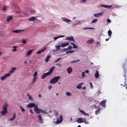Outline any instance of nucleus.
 <instances>
[{
    "mask_svg": "<svg viewBox=\"0 0 127 127\" xmlns=\"http://www.w3.org/2000/svg\"><path fill=\"white\" fill-rule=\"evenodd\" d=\"M55 68V67H52L49 69V72L47 73H44L41 77V78L42 79H44L46 76L50 75L53 72V70Z\"/></svg>",
    "mask_w": 127,
    "mask_h": 127,
    "instance_id": "1",
    "label": "nucleus"
},
{
    "mask_svg": "<svg viewBox=\"0 0 127 127\" xmlns=\"http://www.w3.org/2000/svg\"><path fill=\"white\" fill-rule=\"evenodd\" d=\"M63 118L62 115H60V117L57 119V121H56V124H58L61 123L63 120Z\"/></svg>",
    "mask_w": 127,
    "mask_h": 127,
    "instance_id": "2",
    "label": "nucleus"
},
{
    "mask_svg": "<svg viewBox=\"0 0 127 127\" xmlns=\"http://www.w3.org/2000/svg\"><path fill=\"white\" fill-rule=\"evenodd\" d=\"M37 106H38L37 104L33 103H30L27 105V107L28 108H32L34 107H35Z\"/></svg>",
    "mask_w": 127,
    "mask_h": 127,
    "instance_id": "3",
    "label": "nucleus"
},
{
    "mask_svg": "<svg viewBox=\"0 0 127 127\" xmlns=\"http://www.w3.org/2000/svg\"><path fill=\"white\" fill-rule=\"evenodd\" d=\"M16 68V67H12L11 70L9 71V73H7L9 76H10L11 75V74L12 73Z\"/></svg>",
    "mask_w": 127,
    "mask_h": 127,
    "instance_id": "4",
    "label": "nucleus"
},
{
    "mask_svg": "<svg viewBox=\"0 0 127 127\" xmlns=\"http://www.w3.org/2000/svg\"><path fill=\"white\" fill-rule=\"evenodd\" d=\"M38 106H37L35 107L34 108V111L37 113L39 114L40 113V111L41 109H39L37 107Z\"/></svg>",
    "mask_w": 127,
    "mask_h": 127,
    "instance_id": "5",
    "label": "nucleus"
},
{
    "mask_svg": "<svg viewBox=\"0 0 127 127\" xmlns=\"http://www.w3.org/2000/svg\"><path fill=\"white\" fill-rule=\"evenodd\" d=\"M65 40H68L70 41H72L73 42H75V41L74 40V38L72 36H70V37H67V38H66L65 39Z\"/></svg>",
    "mask_w": 127,
    "mask_h": 127,
    "instance_id": "6",
    "label": "nucleus"
},
{
    "mask_svg": "<svg viewBox=\"0 0 127 127\" xmlns=\"http://www.w3.org/2000/svg\"><path fill=\"white\" fill-rule=\"evenodd\" d=\"M103 12L101 13H95L94 15V16L96 17H99L103 15Z\"/></svg>",
    "mask_w": 127,
    "mask_h": 127,
    "instance_id": "7",
    "label": "nucleus"
},
{
    "mask_svg": "<svg viewBox=\"0 0 127 127\" xmlns=\"http://www.w3.org/2000/svg\"><path fill=\"white\" fill-rule=\"evenodd\" d=\"M9 76L8 74L7 73L4 75V76H1L0 78V79L2 80H3L5 79L6 78Z\"/></svg>",
    "mask_w": 127,
    "mask_h": 127,
    "instance_id": "8",
    "label": "nucleus"
},
{
    "mask_svg": "<svg viewBox=\"0 0 127 127\" xmlns=\"http://www.w3.org/2000/svg\"><path fill=\"white\" fill-rule=\"evenodd\" d=\"M106 102V100L104 99L100 103V105L103 106V107H106L105 103Z\"/></svg>",
    "mask_w": 127,
    "mask_h": 127,
    "instance_id": "9",
    "label": "nucleus"
},
{
    "mask_svg": "<svg viewBox=\"0 0 127 127\" xmlns=\"http://www.w3.org/2000/svg\"><path fill=\"white\" fill-rule=\"evenodd\" d=\"M69 45V42H67L64 43H62L61 44L60 46L62 47H64Z\"/></svg>",
    "mask_w": 127,
    "mask_h": 127,
    "instance_id": "10",
    "label": "nucleus"
},
{
    "mask_svg": "<svg viewBox=\"0 0 127 127\" xmlns=\"http://www.w3.org/2000/svg\"><path fill=\"white\" fill-rule=\"evenodd\" d=\"M16 114L15 113H14L13 114L12 117L8 120L9 121H13L16 118Z\"/></svg>",
    "mask_w": 127,
    "mask_h": 127,
    "instance_id": "11",
    "label": "nucleus"
},
{
    "mask_svg": "<svg viewBox=\"0 0 127 127\" xmlns=\"http://www.w3.org/2000/svg\"><path fill=\"white\" fill-rule=\"evenodd\" d=\"M79 110L84 115L89 116L88 114L86 113L83 110H82L80 108H79Z\"/></svg>",
    "mask_w": 127,
    "mask_h": 127,
    "instance_id": "12",
    "label": "nucleus"
},
{
    "mask_svg": "<svg viewBox=\"0 0 127 127\" xmlns=\"http://www.w3.org/2000/svg\"><path fill=\"white\" fill-rule=\"evenodd\" d=\"M8 106V104L6 103H5L3 107L2 108L3 110H7V108Z\"/></svg>",
    "mask_w": 127,
    "mask_h": 127,
    "instance_id": "13",
    "label": "nucleus"
},
{
    "mask_svg": "<svg viewBox=\"0 0 127 127\" xmlns=\"http://www.w3.org/2000/svg\"><path fill=\"white\" fill-rule=\"evenodd\" d=\"M38 119L39 121L42 123H43V120L42 119V116L40 115H39L38 116Z\"/></svg>",
    "mask_w": 127,
    "mask_h": 127,
    "instance_id": "14",
    "label": "nucleus"
},
{
    "mask_svg": "<svg viewBox=\"0 0 127 127\" xmlns=\"http://www.w3.org/2000/svg\"><path fill=\"white\" fill-rule=\"evenodd\" d=\"M8 112L7 110H2L1 111V115H6V114Z\"/></svg>",
    "mask_w": 127,
    "mask_h": 127,
    "instance_id": "15",
    "label": "nucleus"
},
{
    "mask_svg": "<svg viewBox=\"0 0 127 127\" xmlns=\"http://www.w3.org/2000/svg\"><path fill=\"white\" fill-rule=\"evenodd\" d=\"M46 49V47H45L42 50L38 51L37 53L38 54H40L42 52L44 51Z\"/></svg>",
    "mask_w": 127,
    "mask_h": 127,
    "instance_id": "16",
    "label": "nucleus"
},
{
    "mask_svg": "<svg viewBox=\"0 0 127 127\" xmlns=\"http://www.w3.org/2000/svg\"><path fill=\"white\" fill-rule=\"evenodd\" d=\"M72 67L70 66L67 68V71L68 73L70 74L72 71Z\"/></svg>",
    "mask_w": 127,
    "mask_h": 127,
    "instance_id": "17",
    "label": "nucleus"
},
{
    "mask_svg": "<svg viewBox=\"0 0 127 127\" xmlns=\"http://www.w3.org/2000/svg\"><path fill=\"white\" fill-rule=\"evenodd\" d=\"M50 83L53 84H55L56 83V77L51 80Z\"/></svg>",
    "mask_w": 127,
    "mask_h": 127,
    "instance_id": "18",
    "label": "nucleus"
},
{
    "mask_svg": "<svg viewBox=\"0 0 127 127\" xmlns=\"http://www.w3.org/2000/svg\"><path fill=\"white\" fill-rule=\"evenodd\" d=\"M24 31V30H13L12 32H14V33H19L20 32Z\"/></svg>",
    "mask_w": 127,
    "mask_h": 127,
    "instance_id": "19",
    "label": "nucleus"
},
{
    "mask_svg": "<svg viewBox=\"0 0 127 127\" xmlns=\"http://www.w3.org/2000/svg\"><path fill=\"white\" fill-rule=\"evenodd\" d=\"M83 120L82 118H79L77 119V122L79 123H81L83 122Z\"/></svg>",
    "mask_w": 127,
    "mask_h": 127,
    "instance_id": "20",
    "label": "nucleus"
},
{
    "mask_svg": "<svg viewBox=\"0 0 127 127\" xmlns=\"http://www.w3.org/2000/svg\"><path fill=\"white\" fill-rule=\"evenodd\" d=\"M99 75L98 73V71H96V72L95 74V76L96 78H98L99 76Z\"/></svg>",
    "mask_w": 127,
    "mask_h": 127,
    "instance_id": "21",
    "label": "nucleus"
},
{
    "mask_svg": "<svg viewBox=\"0 0 127 127\" xmlns=\"http://www.w3.org/2000/svg\"><path fill=\"white\" fill-rule=\"evenodd\" d=\"M101 111V109L100 107H98L97 108V110L95 111V113L96 115H97L99 112Z\"/></svg>",
    "mask_w": 127,
    "mask_h": 127,
    "instance_id": "22",
    "label": "nucleus"
},
{
    "mask_svg": "<svg viewBox=\"0 0 127 127\" xmlns=\"http://www.w3.org/2000/svg\"><path fill=\"white\" fill-rule=\"evenodd\" d=\"M63 21H65L67 23L69 22L70 21V20L69 19H68L67 18H63Z\"/></svg>",
    "mask_w": 127,
    "mask_h": 127,
    "instance_id": "23",
    "label": "nucleus"
},
{
    "mask_svg": "<svg viewBox=\"0 0 127 127\" xmlns=\"http://www.w3.org/2000/svg\"><path fill=\"white\" fill-rule=\"evenodd\" d=\"M12 19V17L11 16H8L7 18V21L9 22L10 21V20Z\"/></svg>",
    "mask_w": 127,
    "mask_h": 127,
    "instance_id": "24",
    "label": "nucleus"
},
{
    "mask_svg": "<svg viewBox=\"0 0 127 127\" xmlns=\"http://www.w3.org/2000/svg\"><path fill=\"white\" fill-rule=\"evenodd\" d=\"M27 96L29 97V99L32 100H33V98L32 95H30L28 93L27 94Z\"/></svg>",
    "mask_w": 127,
    "mask_h": 127,
    "instance_id": "25",
    "label": "nucleus"
},
{
    "mask_svg": "<svg viewBox=\"0 0 127 127\" xmlns=\"http://www.w3.org/2000/svg\"><path fill=\"white\" fill-rule=\"evenodd\" d=\"M32 51L33 50H29L27 52V56H29L31 54Z\"/></svg>",
    "mask_w": 127,
    "mask_h": 127,
    "instance_id": "26",
    "label": "nucleus"
},
{
    "mask_svg": "<svg viewBox=\"0 0 127 127\" xmlns=\"http://www.w3.org/2000/svg\"><path fill=\"white\" fill-rule=\"evenodd\" d=\"M83 84V83H81L78 84L77 86V88L78 89H80L81 88V86Z\"/></svg>",
    "mask_w": 127,
    "mask_h": 127,
    "instance_id": "27",
    "label": "nucleus"
},
{
    "mask_svg": "<svg viewBox=\"0 0 127 127\" xmlns=\"http://www.w3.org/2000/svg\"><path fill=\"white\" fill-rule=\"evenodd\" d=\"M71 44L73 46V48H78V47L75 44L73 43H71Z\"/></svg>",
    "mask_w": 127,
    "mask_h": 127,
    "instance_id": "28",
    "label": "nucleus"
},
{
    "mask_svg": "<svg viewBox=\"0 0 127 127\" xmlns=\"http://www.w3.org/2000/svg\"><path fill=\"white\" fill-rule=\"evenodd\" d=\"M36 19L34 17H32L29 19V20L30 21H34V20H35Z\"/></svg>",
    "mask_w": 127,
    "mask_h": 127,
    "instance_id": "29",
    "label": "nucleus"
},
{
    "mask_svg": "<svg viewBox=\"0 0 127 127\" xmlns=\"http://www.w3.org/2000/svg\"><path fill=\"white\" fill-rule=\"evenodd\" d=\"M50 57V55H49L47 56V57L45 60V61L46 63H47L48 62L49 60Z\"/></svg>",
    "mask_w": 127,
    "mask_h": 127,
    "instance_id": "30",
    "label": "nucleus"
},
{
    "mask_svg": "<svg viewBox=\"0 0 127 127\" xmlns=\"http://www.w3.org/2000/svg\"><path fill=\"white\" fill-rule=\"evenodd\" d=\"M41 112L42 113L45 114H47V113L46 112V111L45 110H42L41 109L40 111V113Z\"/></svg>",
    "mask_w": 127,
    "mask_h": 127,
    "instance_id": "31",
    "label": "nucleus"
},
{
    "mask_svg": "<svg viewBox=\"0 0 127 127\" xmlns=\"http://www.w3.org/2000/svg\"><path fill=\"white\" fill-rule=\"evenodd\" d=\"M17 46H13V49L12 51L13 52L16 51H17Z\"/></svg>",
    "mask_w": 127,
    "mask_h": 127,
    "instance_id": "32",
    "label": "nucleus"
},
{
    "mask_svg": "<svg viewBox=\"0 0 127 127\" xmlns=\"http://www.w3.org/2000/svg\"><path fill=\"white\" fill-rule=\"evenodd\" d=\"M98 21V19L96 18L93 19L91 23H95V22H96Z\"/></svg>",
    "mask_w": 127,
    "mask_h": 127,
    "instance_id": "33",
    "label": "nucleus"
},
{
    "mask_svg": "<svg viewBox=\"0 0 127 127\" xmlns=\"http://www.w3.org/2000/svg\"><path fill=\"white\" fill-rule=\"evenodd\" d=\"M30 12L31 14H34L36 12V11L32 9L31 10Z\"/></svg>",
    "mask_w": 127,
    "mask_h": 127,
    "instance_id": "34",
    "label": "nucleus"
},
{
    "mask_svg": "<svg viewBox=\"0 0 127 127\" xmlns=\"http://www.w3.org/2000/svg\"><path fill=\"white\" fill-rule=\"evenodd\" d=\"M93 41L94 40L93 39H90L87 42V43L89 44H91L93 42Z\"/></svg>",
    "mask_w": 127,
    "mask_h": 127,
    "instance_id": "35",
    "label": "nucleus"
},
{
    "mask_svg": "<svg viewBox=\"0 0 127 127\" xmlns=\"http://www.w3.org/2000/svg\"><path fill=\"white\" fill-rule=\"evenodd\" d=\"M108 35L109 36H111L112 34V32L110 30H109L108 32Z\"/></svg>",
    "mask_w": 127,
    "mask_h": 127,
    "instance_id": "36",
    "label": "nucleus"
},
{
    "mask_svg": "<svg viewBox=\"0 0 127 127\" xmlns=\"http://www.w3.org/2000/svg\"><path fill=\"white\" fill-rule=\"evenodd\" d=\"M83 122L86 124H88L89 123V122L88 121H87L85 119H84L83 120Z\"/></svg>",
    "mask_w": 127,
    "mask_h": 127,
    "instance_id": "37",
    "label": "nucleus"
},
{
    "mask_svg": "<svg viewBox=\"0 0 127 127\" xmlns=\"http://www.w3.org/2000/svg\"><path fill=\"white\" fill-rule=\"evenodd\" d=\"M80 61V60H74V61H71L70 62V63H76V62Z\"/></svg>",
    "mask_w": 127,
    "mask_h": 127,
    "instance_id": "38",
    "label": "nucleus"
},
{
    "mask_svg": "<svg viewBox=\"0 0 127 127\" xmlns=\"http://www.w3.org/2000/svg\"><path fill=\"white\" fill-rule=\"evenodd\" d=\"M64 36H65L64 35H61L59 36L56 37V40L58 38H60V37H64Z\"/></svg>",
    "mask_w": 127,
    "mask_h": 127,
    "instance_id": "39",
    "label": "nucleus"
},
{
    "mask_svg": "<svg viewBox=\"0 0 127 127\" xmlns=\"http://www.w3.org/2000/svg\"><path fill=\"white\" fill-rule=\"evenodd\" d=\"M20 108L21 109V111L24 112L25 111V110L24 108L22 106H20Z\"/></svg>",
    "mask_w": 127,
    "mask_h": 127,
    "instance_id": "40",
    "label": "nucleus"
},
{
    "mask_svg": "<svg viewBox=\"0 0 127 127\" xmlns=\"http://www.w3.org/2000/svg\"><path fill=\"white\" fill-rule=\"evenodd\" d=\"M74 52V51H72V50H70V51H68L67 52H66V54H68V53H73Z\"/></svg>",
    "mask_w": 127,
    "mask_h": 127,
    "instance_id": "41",
    "label": "nucleus"
},
{
    "mask_svg": "<svg viewBox=\"0 0 127 127\" xmlns=\"http://www.w3.org/2000/svg\"><path fill=\"white\" fill-rule=\"evenodd\" d=\"M26 43H27V42L25 40H24V39L22 40V43L25 44Z\"/></svg>",
    "mask_w": 127,
    "mask_h": 127,
    "instance_id": "42",
    "label": "nucleus"
},
{
    "mask_svg": "<svg viewBox=\"0 0 127 127\" xmlns=\"http://www.w3.org/2000/svg\"><path fill=\"white\" fill-rule=\"evenodd\" d=\"M60 78V77L59 76L56 77V83L58 82V80Z\"/></svg>",
    "mask_w": 127,
    "mask_h": 127,
    "instance_id": "43",
    "label": "nucleus"
},
{
    "mask_svg": "<svg viewBox=\"0 0 127 127\" xmlns=\"http://www.w3.org/2000/svg\"><path fill=\"white\" fill-rule=\"evenodd\" d=\"M66 94L68 96H70L71 95V94L69 92H67L66 93Z\"/></svg>",
    "mask_w": 127,
    "mask_h": 127,
    "instance_id": "44",
    "label": "nucleus"
},
{
    "mask_svg": "<svg viewBox=\"0 0 127 127\" xmlns=\"http://www.w3.org/2000/svg\"><path fill=\"white\" fill-rule=\"evenodd\" d=\"M6 7L5 6H4L2 8V10L3 11H6Z\"/></svg>",
    "mask_w": 127,
    "mask_h": 127,
    "instance_id": "45",
    "label": "nucleus"
},
{
    "mask_svg": "<svg viewBox=\"0 0 127 127\" xmlns=\"http://www.w3.org/2000/svg\"><path fill=\"white\" fill-rule=\"evenodd\" d=\"M37 71L35 72L33 75L34 76H37Z\"/></svg>",
    "mask_w": 127,
    "mask_h": 127,
    "instance_id": "46",
    "label": "nucleus"
},
{
    "mask_svg": "<svg viewBox=\"0 0 127 127\" xmlns=\"http://www.w3.org/2000/svg\"><path fill=\"white\" fill-rule=\"evenodd\" d=\"M37 78L35 77H34L33 79V81H32V82L33 83H34V82L35 81Z\"/></svg>",
    "mask_w": 127,
    "mask_h": 127,
    "instance_id": "47",
    "label": "nucleus"
},
{
    "mask_svg": "<svg viewBox=\"0 0 127 127\" xmlns=\"http://www.w3.org/2000/svg\"><path fill=\"white\" fill-rule=\"evenodd\" d=\"M60 46L57 45L56 46V49L57 50H58L60 48Z\"/></svg>",
    "mask_w": 127,
    "mask_h": 127,
    "instance_id": "48",
    "label": "nucleus"
},
{
    "mask_svg": "<svg viewBox=\"0 0 127 127\" xmlns=\"http://www.w3.org/2000/svg\"><path fill=\"white\" fill-rule=\"evenodd\" d=\"M90 84L91 88L92 89L93 88V86L92 83L91 82H90Z\"/></svg>",
    "mask_w": 127,
    "mask_h": 127,
    "instance_id": "49",
    "label": "nucleus"
},
{
    "mask_svg": "<svg viewBox=\"0 0 127 127\" xmlns=\"http://www.w3.org/2000/svg\"><path fill=\"white\" fill-rule=\"evenodd\" d=\"M62 59V57H60L59 58H58L57 60H56V62L61 60Z\"/></svg>",
    "mask_w": 127,
    "mask_h": 127,
    "instance_id": "50",
    "label": "nucleus"
},
{
    "mask_svg": "<svg viewBox=\"0 0 127 127\" xmlns=\"http://www.w3.org/2000/svg\"><path fill=\"white\" fill-rule=\"evenodd\" d=\"M82 77H84L85 76V73L84 72H82Z\"/></svg>",
    "mask_w": 127,
    "mask_h": 127,
    "instance_id": "51",
    "label": "nucleus"
},
{
    "mask_svg": "<svg viewBox=\"0 0 127 127\" xmlns=\"http://www.w3.org/2000/svg\"><path fill=\"white\" fill-rule=\"evenodd\" d=\"M72 46H71L70 45L68 46V47L67 48H68V50H70V49H72Z\"/></svg>",
    "mask_w": 127,
    "mask_h": 127,
    "instance_id": "52",
    "label": "nucleus"
},
{
    "mask_svg": "<svg viewBox=\"0 0 127 127\" xmlns=\"http://www.w3.org/2000/svg\"><path fill=\"white\" fill-rule=\"evenodd\" d=\"M101 5L105 8H107V5H102V4H101Z\"/></svg>",
    "mask_w": 127,
    "mask_h": 127,
    "instance_id": "53",
    "label": "nucleus"
},
{
    "mask_svg": "<svg viewBox=\"0 0 127 127\" xmlns=\"http://www.w3.org/2000/svg\"><path fill=\"white\" fill-rule=\"evenodd\" d=\"M86 0H81L80 2L81 3H84L86 2Z\"/></svg>",
    "mask_w": 127,
    "mask_h": 127,
    "instance_id": "54",
    "label": "nucleus"
},
{
    "mask_svg": "<svg viewBox=\"0 0 127 127\" xmlns=\"http://www.w3.org/2000/svg\"><path fill=\"white\" fill-rule=\"evenodd\" d=\"M56 65H58L59 67H60L61 66V64L60 63H59L58 64H56Z\"/></svg>",
    "mask_w": 127,
    "mask_h": 127,
    "instance_id": "55",
    "label": "nucleus"
},
{
    "mask_svg": "<svg viewBox=\"0 0 127 127\" xmlns=\"http://www.w3.org/2000/svg\"><path fill=\"white\" fill-rule=\"evenodd\" d=\"M107 22L109 23H110L111 22V20L109 19H107Z\"/></svg>",
    "mask_w": 127,
    "mask_h": 127,
    "instance_id": "56",
    "label": "nucleus"
},
{
    "mask_svg": "<svg viewBox=\"0 0 127 127\" xmlns=\"http://www.w3.org/2000/svg\"><path fill=\"white\" fill-rule=\"evenodd\" d=\"M30 112L32 114H33L32 110V109H30Z\"/></svg>",
    "mask_w": 127,
    "mask_h": 127,
    "instance_id": "57",
    "label": "nucleus"
},
{
    "mask_svg": "<svg viewBox=\"0 0 127 127\" xmlns=\"http://www.w3.org/2000/svg\"><path fill=\"white\" fill-rule=\"evenodd\" d=\"M89 71L88 70H87L85 71V72L86 73H88L89 72Z\"/></svg>",
    "mask_w": 127,
    "mask_h": 127,
    "instance_id": "58",
    "label": "nucleus"
},
{
    "mask_svg": "<svg viewBox=\"0 0 127 127\" xmlns=\"http://www.w3.org/2000/svg\"><path fill=\"white\" fill-rule=\"evenodd\" d=\"M52 86H49L48 88L50 90L52 88Z\"/></svg>",
    "mask_w": 127,
    "mask_h": 127,
    "instance_id": "59",
    "label": "nucleus"
},
{
    "mask_svg": "<svg viewBox=\"0 0 127 127\" xmlns=\"http://www.w3.org/2000/svg\"><path fill=\"white\" fill-rule=\"evenodd\" d=\"M64 51H66L67 50H68V49L67 48H65L64 49Z\"/></svg>",
    "mask_w": 127,
    "mask_h": 127,
    "instance_id": "60",
    "label": "nucleus"
},
{
    "mask_svg": "<svg viewBox=\"0 0 127 127\" xmlns=\"http://www.w3.org/2000/svg\"><path fill=\"white\" fill-rule=\"evenodd\" d=\"M112 6V5H107V8H109L111 7Z\"/></svg>",
    "mask_w": 127,
    "mask_h": 127,
    "instance_id": "61",
    "label": "nucleus"
},
{
    "mask_svg": "<svg viewBox=\"0 0 127 127\" xmlns=\"http://www.w3.org/2000/svg\"><path fill=\"white\" fill-rule=\"evenodd\" d=\"M38 97H41V95L40 94H39Z\"/></svg>",
    "mask_w": 127,
    "mask_h": 127,
    "instance_id": "62",
    "label": "nucleus"
},
{
    "mask_svg": "<svg viewBox=\"0 0 127 127\" xmlns=\"http://www.w3.org/2000/svg\"><path fill=\"white\" fill-rule=\"evenodd\" d=\"M124 86L126 87V89L127 90V84H125Z\"/></svg>",
    "mask_w": 127,
    "mask_h": 127,
    "instance_id": "63",
    "label": "nucleus"
},
{
    "mask_svg": "<svg viewBox=\"0 0 127 127\" xmlns=\"http://www.w3.org/2000/svg\"><path fill=\"white\" fill-rule=\"evenodd\" d=\"M24 63L25 64H27V61H25L24 62Z\"/></svg>",
    "mask_w": 127,
    "mask_h": 127,
    "instance_id": "64",
    "label": "nucleus"
}]
</instances>
